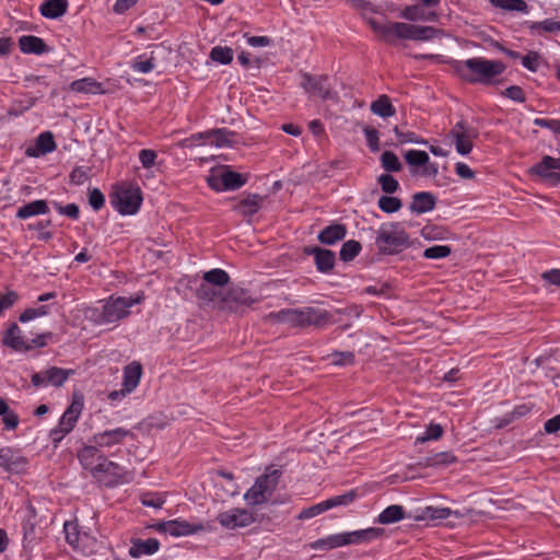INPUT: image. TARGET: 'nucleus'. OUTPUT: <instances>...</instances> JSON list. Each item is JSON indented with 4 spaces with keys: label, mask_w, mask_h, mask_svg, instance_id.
I'll return each instance as SVG.
<instances>
[{
    "label": "nucleus",
    "mask_w": 560,
    "mask_h": 560,
    "mask_svg": "<svg viewBox=\"0 0 560 560\" xmlns=\"http://www.w3.org/2000/svg\"><path fill=\"white\" fill-rule=\"evenodd\" d=\"M140 501L144 506H151L154 509H160L164 504L165 500L156 493H143L140 497Z\"/></svg>",
    "instance_id": "obj_57"
},
{
    "label": "nucleus",
    "mask_w": 560,
    "mask_h": 560,
    "mask_svg": "<svg viewBox=\"0 0 560 560\" xmlns=\"http://www.w3.org/2000/svg\"><path fill=\"white\" fill-rule=\"evenodd\" d=\"M471 512L472 511H467L466 513H462L459 511H453L448 508L425 506L415 518L417 521H425L438 524L441 521L447 520L450 517L462 518L465 515L471 514Z\"/></svg>",
    "instance_id": "obj_19"
},
{
    "label": "nucleus",
    "mask_w": 560,
    "mask_h": 560,
    "mask_svg": "<svg viewBox=\"0 0 560 560\" xmlns=\"http://www.w3.org/2000/svg\"><path fill=\"white\" fill-rule=\"evenodd\" d=\"M27 458L12 447L0 448V467L8 472L20 474L25 470Z\"/></svg>",
    "instance_id": "obj_18"
},
{
    "label": "nucleus",
    "mask_w": 560,
    "mask_h": 560,
    "mask_svg": "<svg viewBox=\"0 0 560 560\" xmlns=\"http://www.w3.org/2000/svg\"><path fill=\"white\" fill-rule=\"evenodd\" d=\"M223 171V178L221 182H223V186H225V190H235L241 188L245 183L246 179L236 172L230 171V170H222Z\"/></svg>",
    "instance_id": "obj_44"
},
{
    "label": "nucleus",
    "mask_w": 560,
    "mask_h": 560,
    "mask_svg": "<svg viewBox=\"0 0 560 560\" xmlns=\"http://www.w3.org/2000/svg\"><path fill=\"white\" fill-rule=\"evenodd\" d=\"M381 162L387 172H399L401 170V163L392 151H385L381 156Z\"/></svg>",
    "instance_id": "obj_50"
},
{
    "label": "nucleus",
    "mask_w": 560,
    "mask_h": 560,
    "mask_svg": "<svg viewBox=\"0 0 560 560\" xmlns=\"http://www.w3.org/2000/svg\"><path fill=\"white\" fill-rule=\"evenodd\" d=\"M142 202V192L139 186L121 183L113 188L110 203L122 215L135 214Z\"/></svg>",
    "instance_id": "obj_5"
},
{
    "label": "nucleus",
    "mask_w": 560,
    "mask_h": 560,
    "mask_svg": "<svg viewBox=\"0 0 560 560\" xmlns=\"http://www.w3.org/2000/svg\"><path fill=\"white\" fill-rule=\"evenodd\" d=\"M254 300L248 293L238 287L224 289L223 295L219 299L218 310L226 312H240L253 304Z\"/></svg>",
    "instance_id": "obj_12"
},
{
    "label": "nucleus",
    "mask_w": 560,
    "mask_h": 560,
    "mask_svg": "<svg viewBox=\"0 0 560 560\" xmlns=\"http://www.w3.org/2000/svg\"><path fill=\"white\" fill-rule=\"evenodd\" d=\"M530 30H542L545 32H556L560 31V22L553 21L551 19H547L542 22H532L529 24Z\"/></svg>",
    "instance_id": "obj_58"
},
{
    "label": "nucleus",
    "mask_w": 560,
    "mask_h": 560,
    "mask_svg": "<svg viewBox=\"0 0 560 560\" xmlns=\"http://www.w3.org/2000/svg\"><path fill=\"white\" fill-rule=\"evenodd\" d=\"M281 471L268 467L264 475L258 477L250 489L244 494L245 501L249 505H259L266 503L276 491Z\"/></svg>",
    "instance_id": "obj_6"
},
{
    "label": "nucleus",
    "mask_w": 560,
    "mask_h": 560,
    "mask_svg": "<svg viewBox=\"0 0 560 560\" xmlns=\"http://www.w3.org/2000/svg\"><path fill=\"white\" fill-rule=\"evenodd\" d=\"M357 498V492L354 490H350L341 495H336L325 501L327 509H332L339 505H348L354 501Z\"/></svg>",
    "instance_id": "obj_51"
},
{
    "label": "nucleus",
    "mask_w": 560,
    "mask_h": 560,
    "mask_svg": "<svg viewBox=\"0 0 560 560\" xmlns=\"http://www.w3.org/2000/svg\"><path fill=\"white\" fill-rule=\"evenodd\" d=\"M377 205L380 209L386 213L397 212L402 207V202L399 198L390 196H382Z\"/></svg>",
    "instance_id": "obj_49"
},
{
    "label": "nucleus",
    "mask_w": 560,
    "mask_h": 560,
    "mask_svg": "<svg viewBox=\"0 0 560 560\" xmlns=\"http://www.w3.org/2000/svg\"><path fill=\"white\" fill-rule=\"evenodd\" d=\"M160 542L155 538H149L147 540L133 539L132 546L129 549V555L132 558H139L143 555H153L159 550Z\"/></svg>",
    "instance_id": "obj_31"
},
{
    "label": "nucleus",
    "mask_w": 560,
    "mask_h": 560,
    "mask_svg": "<svg viewBox=\"0 0 560 560\" xmlns=\"http://www.w3.org/2000/svg\"><path fill=\"white\" fill-rule=\"evenodd\" d=\"M439 31L432 26H421L407 23L406 39L424 42L432 39Z\"/></svg>",
    "instance_id": "obj_33"
},
{
    "label": "nucleus",
    "mask_w": 560,
    "mask_h": 560,
    "mask_svg": "<svg viewBox=\"0 0 560 560\" xmlns=\"http://www.w3.org/2000/svg\"><path fill=\"white\" fill-rule=\"evenodd\" d=\"M93 477L107 487H114L130 482L133 476L131 471L105 457L93 467Z\"/></svg>",
    "instance_id": "obj_7"
},
{
    "label": "nucleus",
    "mask_w": 560,
    "mask_h": 560,
    "mask_svg": "<svg viewBox=\"0 0 560 560\" xmlns=\"http://www.w3.org/2000/svg\"><path fill=\"white\" fill-rule=\"evenodd\" d=\"M385 530L380 527L330 535L326 538L311 542L313 550H331L347 545H360L375 540L384 535Z\"/></svg>",
    "instance_id": "obj_3"
},
{
    "label": "nucleus",
    "mask_w": 560,
    "mask_h": 560,
    "mask_svg": "<svg viewBox=\"0 0 560 560\" xmlns=\"http://www.w3.org/2000/svg\"><path fill=\"white\" fill-rule=\"evenodd\" d=\"M131 435L129 430L124 428H116L114 430H106L93 435V442L98 448L112 447L114 445L122 443V441Z\"/></svg>",
    "instance_id": "obj_21"
},
{
    "label": "nucleus",
    "mask_w": 560,
    "mask_h": 560,
    "mask_svg": "<svg viewBox=\"0 0 560 560\" xmlns=\"http://www.w3.org/2000/svg\"><path fill=\"white\" fill-rule=\"evenodd\" d=\"M2 342L14 351H30V347H27V339L23 337L22 330L16 323H12L9 326L4 332Z\"/></svg>",
    "instance_id": "obj_23"
},
{
    "label": "nucleus",
    "mask_w": 560,
    "mask_h": 560,
    "mask_svg": "<svg viewBox=\"0 0 560 560\" xmlns=\"http://www.w3.org/2000/svg\"><path fill=\"white\" fill-rule=\"evenodd\" d=\"M361 250V244L358 241L350 240L342 244L340 249V259L342 261H350L359 255Z\"/></svg>",
    "instance_id": "obj_45"
},
{
    "label": "nucleus",
    "mask_w": 560,
    "mask_h": 560,
    "mask_svg": "<svg viewBox=\"0 0 560 560\" xmlns=\"http://www.w3.org/2000/svg\"><path fill=\"white\" fill-rule=\"evenodd\" d=\"M210 58L215 62L229 65L233 60V50L229 47L215 46L210 52Z\"/></svg>",
    "instance_id": "obj_48"
},
{
    "label": "nucleus",
    "mask_w": 560,
    "mask_h": 560,
    "mask_svg": "<svg viewBox=\"0 0 560 560\" xmlns=\"http://www.w3.org/2000/svg\"><path fill=\"white\" fill-rule=\"evenodd\" d=\"M303 253L314 257L316 268L319 272L327 273L334 269L336 261L334 252L318 246H306Z\"/></svg>",
    "instance_id": "obj_20"
},
{
    "label": "nucleus",
    "mask_w": 560,
    "mask_h": 560,
    "mask_svg": "<svg viewBox=\"0 0 560 560\" xmlns=\"http://www.w3.org/2000/svg\"><path fill=\"white\" fill-rule=\"evenodd\" d=\"M436 198L433 194L428 191H420L412 195L409 209L411 212L422 214L432 211L435 208Z\"/></svg>",
    "instance_id": "obj_24"
},
{
    "label": "nucleus",
    "mask_w": 560,
    "mask_h": 560,
    "mask_svg": "<svg viewBox=\"0 0 560 560\" xmlns=\"http://www.w3.org/2000/svg\"><path fill=\"white\" fill-rule=\"evenodd\" d=\"M377 182L381 185L382 190L386 194H393L399 187L398 180L389 174H382Z\"/></svg>",
    "instance_id": "obj_54"
},
{
    "label": "nucleus",
    "mask_w": 560,
    "mask_h": 560,
    "mask_svg": "<svg viewBox=\"0 0 560 560\" xmlns=\"http://www.w3.org/2000/svg\"><path fill=\"white\" fill-rule=\"evenodd\" d=\"M36 149L40 154L52 152L56 149V142L51 132L46 131L38 136Z\"/></svg>",
    "instance_id": "obj_46"
},
{
    "label": "nucleus",
    "mask_w": 560,
    "mask_h": 560,
    "mask_svg": "<svg viewBox=\"0 0 560 560\" xmlns=\"http://www.w3.org/2000/svg\"><path fill=\"white\" fill-rule=\"evenodd\" d=\"M79 460L85 469H89L93 475V467L100 463L105 456L101 453L100 448L95 445L84 446L78 454Z\"/></svg>",
    "instance_id": "obj_29"
},
{
    "label": "nucleus",
    "mask_w": 560,
    "mask_h": 560,
    "mask_svg": "<svg viewBox=\"0 0 560 560\" xmlns=\"http://www.w3.org/2000/svg\"><path fill=\"white\" fill-rule=\"evenodd\" d=\"M404 158L410 166L415 167H423L429 161L428 153L420 150H409L405 153Z\"/></svg>",
    "instance_id": "obj_47"
},
{
    "label": "nucleus",
    "mask_w": 560,
    "mask_h": 560,
    "mask_svg": "<svg viewBox=\"0 0 560 560\" xmlns=\"http://www.w3.org/2000/svg\"><path fill=\"white\" fill-rule=\"evenodd\" d=\"M301 86L311 96H317L322 100H330L334 97L327 75H312L307 72H301Z\"/></svg>",
    "instance_id": "obj_13"
},
{
    "label": "nucleus",
    "mask_w": 560,
    "mask_h": 560,
    "mask_svg": "<svg viewBox=\"0 0 560 560\" xmlns=\"http://www.w3.org/2000/svg\"><path fill=\"white\" fill-rule=\"evenodd\" d=\"M36 517V511L35 508L32 504H27V514L24 520L23 524V530H24V538L32 536L34 534L35 528V520Z\"/></svg>",
    "instance_id": "obj_53"
},
{
    "label": "nucleus",
    "mask_w": 560,
    "mask_h": 560,
    "mask_svg": "<svg viewBox=\"0 0 560 560\" xmlns=\"http://www.w3.org/2000/svg\"><path fill=\"white\" fill-rule=\"evenodd\" d=\"M269 318L291 327L324 326L331 320V314L325 310L307 306L303 308H285L270 313Z\"/></svg>",
    "instance_id": "obj_2"
},
{
    "label": "nucleus",
    "mask_w": 560,
    "mask_h": 560,
    "mask_svg": "<svg viewBox=\"0 0 560 560\" xmlns=\"http://www.w3.org/2000/svg\"><path fill=\"white\" fill-rule=\"evenodd\" d=\"M69 90L82 94H105L103 84L93 78H83L70 83Z\"/></svg>",
    "instance_id": "obj_26"
},
{
    "label": "nucleus",
    "mask_w": 560,
    "mask_h": 560,
    "mask_svg": "<svg viewBox=\"0 0 560 560\" xmlns=\"http://www.w3.org/2000/svg\"><path fill=\"white\" fill-rule=\"evenodd\" d=\"M168 534L175 537L187 536L203 530L202 524H190L186 521L172 520L166 522Z\"/></svg>",
    "instance_id": "obj_27"
},
{
    "label": "nucleus",
    "mask_w": 560,
    "mask_h": 560,
    "mask_svg": "<svg viewBox=\"0 0 560 560\" xmlns=\"http://www.w3.org/2000/svg\"><path fill=\"white\" fill-rule=\"evenodd\" d=\"M89 202L94 210H100L105 202L104 195L100 189L94 188L89 192Z\"/></svg>",
    "instance_id": "obj_63"
},
{
    "label": "nucleus",
    "mask_w": 560,
    "mask_h": 560,
    "mask_svg": "<svg viewBox=\"0 0 560 560\" xmlns=\"http://www.w3.org/2000/svg\"><path fill=\"white\" fill-rule=\"evenodd\" d=\"M202 279L205 283L223 288V285H225L229 282L230 277L228 272L222 269H212L210 271L205 272Z\"/></svg>",
    "instance_id": "obj_43"
},
{
    "label": "nucleus",
    "mask_w": 560,
    "mask_h": 560,
    "mask_svg": "<svg viewBox=\"0 0 560 560\" xmlns=\"http://www.w3.org/2000/svg\"><path fill=\"white\" fill-rule=\"evenodd\" d=\"M262 200L264 198L259 195H249L246 198L240 200L234 206V210L244 217L253 215L260 209Z\"/></svg>",
    "instance_id": "obj_32"
},
{
    "label": "nucleus",
    "mask_w": 560,
    "mask_h": 560,
    "mask_svg": "<svg viewBox=\"0 0 560 560\" xmlns=\"http://www.w3.org/2000/svg\"><path fill=\"white\" fill-rule=\"evenodd\" d=\"M55 208L58 210L60 214L67 215L73 220L79 218V207L75 203H69L67 206H61L57 202H54Z\"/></svg>",
    "instance_id": "obj_61"
},
{
    "label": "nucleus",
    "mask_w": 560,
    "mask_h": 560,
    "mask_svg": "<svg viewBox=\"0 0 560 560\" xmlns=\"http://www.w3.org/2000/svg\"><path fill=\"white\" fill-rule=\"evenodd\" d=\"M456 72L470 83H490L493 78L505 70V65L500 60H487L476 57L465 61H457Z\"/></svg>",
    "instance_id": "obj_1"
},
{
    "label": "nucleus",
    "mask_w": 560,
    "mask_h": 560,
    "mask_svg": "<svg viewBox=\"0 0 560 560\" xmlns=\"http://www.w3.org/2000/svg\"><path fill=\"white\" fill-rule=\"evenodd\" d=\"M48 314V306L42 305L37 308H27L19 317L20 322L26 323L36 317L45 316Z\"/></svg>",
    "instance_id": "obj_56"
},
{
    "label": "nucleus",
    "mask_w": 560,
    "mask_h": 560,
    "mask_svg": "<svg viewBox=\"0 0 560 560\" xmlns=\"http://www.w3.org/2000/svg\"><path fill=\"white\" fill-rule=\"evenodd\" d=\"M451 253L452 249L447 245H434L424 249L423 257L428 259H440L448 257Z\"/></svg>",
    "instance_id": "obj_52"
},
{
    "label": "nucleus",
    "mask_w": 560,
    "mask_h": 560,
    "mask_svg": "<svg viewBox=\"0 0 560 560\" xmlns=\"http://www.w3.org/2000/svg\"><path fill=\"white\" fill-rule=\"evenodd\" d=\"M529 172L539 176L544 182L556 186L560 183V158L546 155Z\"/></svg>",
    "instance_id": "obj_15"
},
{
    "label": "nucleus",
    "mask_w": 560,
    "mask_h": 560,
    "mask_svg": "<svg viewBox=\"0 0 560 560\" xmlns=\"http://www.w3.org/2000/svg\"><path fill=\"white\" fill-rule=\"evenodd\" d=\"M49 211L48 205L45 200H35L24 205L18 210L16 217L20 219H27L37 214H45Z\"/></svg>",
    "instance_id": "obj_38"
},
{
    "label": "nucleus",
    "mask_w": 560,
    "mask_h": 560,
    "mask_svg": "<svg viewBox=\"0 0 560 560\" xmlns=\"http://www.w3.org/2000/svg\"><path fill=\"white\" fill-rule=\"evenodd\" d=\"M19 46L22 52L24 54H35L42 55L44 52L49 51L48 46L45 42L34 35H24L19 39Z\"/></svg>",
    "instance_id": "obj_28"
},
{
    "label": "nucleus",
    "mask_w": 560,
    "mask_h": 560,
    "mask_svg": "<svg viewBox=\"0 0 560 560\" xmlns=\"http://www.w3.org/2000/svg\"><path fill=\"white\" fill-rule=\"evenodd\" d=\"M478 137V131L468 126L464 120L458 121L448 132L447 139L454 143L457 153L467 155L472 150V140Z\"/></svg>",
    "instance_id": "obj_10"
},
{
    "label": "nucleus",
    "mask_w": 560,
    "mask_h": 560,
    "mask_svg": "<svg viewBox=\"0 0 560 560\" xmlns=\"http://www.w3.org/2000/svg\"><path fill=\"white\" fill-rule=\"evenodd\" d=\"M443 434V428L440 424L431 423L422 436L417 438V443H425L430 440H439Z\"/></svg>",
    "instance_id": "obj_55"
},
{
    "label": "nucleus",
    "mask_w": 560,
    "mask_h": 560,
    "mask_svg": "<svg viewBox=\"0 0 560 560\" xmlns=\"http://www.w3.org/2000/svg\"><path fill=\"white\" fill-rule=\"evenodd\" d=\"M364 135H365L369 148L373 152L378 151L380 150L378 131L376 129H374V128H369L368 127V128L364 129Z\"/></svg>",
    "instance_id": "obj_64"
},
{
    "label": "nucleus",
    "mask_w": 560,
    "mask_h": 560,
    "mask_svg": "<svg viewBox=\"0 0 560 560\" xmlns=\"http://www.w3.org/2000/svg\"><path fill=\"white\" fill-rule=\"evenodd\" d=\"M65 534L67 541L73 546L74 548L82 549L85 551V549L89 547V542L95 544L93 539H91L86 534L81 535L78 530L77 524L72 522H66L65 526Z\"/></svg>",
    "instance_id": "obj_25"
},
{
    "label": "nucleus",
    "mask_w": 560,
    "mask_h": 560,
    "mask_svg": "<svg viewBox=\"0 0 560 560\" xmlns=\"http://www.w3.org/2000/svg\"><path fill=\"white\" fill-rule=\"evenodd\" d=\"M400 16L409 21H434L438 18L435 12H425L423 8L418 4L407 5L400 12Z\"/></svg>",
    "instance_id": "obj_35"
},
{
    "label": "nucleus",
    "mask_w": 560,
    "mask_h": 560,
    "mask_svg": "<svg viewBox=\"0 0 560 560\" xmlns=\"http://www.w3.org/2000/svg\"><path fill=\"white\" fill-rule=\"evenodd\" d=\"M363 19L373 30V32L384 42L394 43L396 39H406L407 37V23L389 22L384 23L376 21L374 18L362 14Z\"/></svg>",
    "instance_id": "obj_9"
},
{
    "label": "nucleus",
    "mask_w": 560,
    "mask_h": 560,
    "mask_svg": "<svg viewBox=\"0 0 560 560\" xmlns=\"http://www.w3.org/2000/svg\"><path fill=\"white\" fill-rule=\"evenodd\" d=\"M142 376V365L138 361H132L124 368L122 396L131 393L139 384Z\"/></svg>",
    "instance_id": "obj_22"
},
{
    "label": "nucleus",
    "mask_w": 560,
    "mask_h": 560,
    "mask_svg": "<svg viewBox=\"0 0 560 560\" xmlns=\"http://www.w3.org/2000/svg\"><path fill=\"white\" fill-rule=\"evenodd\" d=\"M234 132L225 128L212 129L206 132L192 135L184 141V145L189 148L196 145L197 142L205 140L206 143L218 148H229L234 144Z\"/></svg>",
    "instance_id": "obj_11"
},
{
    "label": "nucleus",
    "mask_w": 560,
    "mask_h": 560,
    "mask_svg": "<svg viewBox=\"0 0 560 560\" xmlns=\"http://www.w3.org/2000/svg\"><path fill=\"white\" fill-rule=\"evenodd\" d=\"M370 109L373 114L383 118L392 117L396 114V109L387 95H381L377 100L373 101Z\"/></svg>",
    "instance_id": "obj_37"
},
{
    "label": "nucleus",
    "mask_w": 560,
    "mask_h": 560,
    "mask_svg": "<svg viewBox=\"0 0 560 560\" xmlns=\"http://www.w3.org/2000/svg\"><path fill=\"white\" fill-rule=\"evenodd\" d=\"M140 299H110L103 307L102 318L105 323H114L129 315V307L139 303Z\"/></svg>",
    "instance_id": "obj_17"
},
{
    "label": "nucleus",
    "mask_w": 560,
    "mask_h": 560,
    "mask_svg": "<svg viewBox=\"0 0 560 560\" xmlns=\"http://www.w3.org/2000/svg\"><path fill=\"white\" fill-rule=\"evenodd\" d=\"M375 245L381 254L396 255L410 247L411 242L400 223L395 222L380 228Z\"/></svg>",
    "instance_id": "obj_4"
},
{
    "label": "nucleus",
    "mask_w": 560,
    "mask_h": 560,
    "mask_svg": "<svg viewBox=\"0 0 560 560\" xmlns=\"http://www.w3.org/2000/svg\"><path fill=\"white\" fill-rule=\"evenodd\" d=\"M0 416H2V422L4 429L15 430L20 423L19 416L9 408L7 401L0 398Z\"/></svg>",
    "instance_id": "obj_42"
},
{
    "label": "nucleus",
    "mask_w": 560,
    "mask_h": 560,
    "mask_svg": "<svg viewBox=\"0 0 560 560\" xmlns=\"http://www.w3.org/2000/svg\"><path fill=\"white\" fill-rule=\"evenodd\" d=\"M74 373L73 370H65L57 366H51L45 371L34 373L32 375V384L35 387L52 385L60 387Z\"/></svg>",
    "instance_id": "obj_14"
},
{
    "label": "nucleus",
    "mask_w": 560,
    "mask_h": 560,
    "mask_svg": "<svg viewBox=\"0 0 560 560\" xmlns=\"http://www.w3.org/2000/svg\"><path fill=\"white\" fill-rule=\"evenodd\" d=\"M82 410L83 397L81 395L74 394L71 405L63 412L58 427L50 432V438L54 443L60 442L65 435L73 430Z\"/></svg>",
    "instance_id": "obj_8"
},
{
    "label": "nucleus",
    "mask_w": 560,
    "mask_h": 560,
    "mask_svg": "<svg viewBox=\"0 0 560 560\" xmlns=\"http://www.w3.org/2000/svg\"><path fill=\"white\" fill-rule=\"evenodd\" d=\"M327 505L325 503V501L318 503V504H315L311 508H307V509H304L300 514H299V518L300 520H306V518H311V517H314L325 511H327Z\"/></svg>",
    "instance_id": "obj_59"
},
{
    "label": "nucleus",
    "mask_w": 560,
    "mask_h": 560,
    "mask_svg": "<svg viewBox=\"0 0 560 560\" xmlns=\"http://www.w3.org/2000/svg\"><path fill=\"white\" fill-rule=\"evenodd\" d=\"M405 517V511L401 505H390L386 508L377 517L380 524H392Z\"/></svg>",
    "instance_id": "obj_41"
},
{
    "label": "nucleus",
    "mask_w": 560,
    "mask_h": 560,
    "mask_svg": "<svg viewBox=\"0 0 560 560\" xmlns=\"http://www.w3.org/2000/svg\"><path fill=\"white\" fill-rule=\"evenodd\" d=\"M221 526L228 529H236L249 526L255 522L254 514L246 509L234 508L225 512H221L218 517Z\"/></svg>",
    "instance_id": "obj_16"
},
{
    "label": "nucleus",
    "mask_w": 560,
    "mask_h": 560,
    "mask_svg": "<svg viewBox=\"0 0 560 560\" xmlns=\"http://www.w3.org/2000/svg\"><path fill=\"white\" fill-rule=\"evenodd\" d=\"M223 288L202 282L197 290V296L205 302L213 303V306L218 308L219 299L223 295Z\"/></svg>",
    "instance_id": "obj_34"
},
{
    "label": "nucleus",
    "mask_w": 560,
    "mask_h": 560,
    "mask_svg": "<svg viewBox=\"0 0 560 560\" xmlns=\"http://www.w3.org/2000/svg\"><path fill=\"white\" fill-rule=\"evenodd\" d=\"M489 2L491 5L502 11H516L522 13L528 12V5L524 0H489Z\"/></svg>",
    "instance_id": "obj_40"
},
{
    "label": "nucleus",
    "mask_w": 560,
    "mask_h": 560,
    "mask_svg": "<svg viewBox=\"0 0 560 560\" xmlns=\"http://www.w3.org/2000/svg\"><path fill=\"white\" fill-rule=\"evenodd\" d=\"M156 156V152L150 149L139 152V160L144 168H151L155 164Z\"/></svg>",
    "instance_id": "obj_60"
},
{
    "label": "nucleus",
    "mask_w": 560,
    "mask_h": 560,
    "mask_svg": "<svg viewBox=\"0 0 560 560\" xmlns=\"http://www.w3.org/2000/svg\"><path fill=\"white\" fill-rule=\"evenodd\" d=\"M347 234V229L343 224H331L325 228L317 236L318 241L325 245H334L343 240Z\"/></svg>",
    "instance_id": "obj_30"
},
{
    "label": "nucleus",
    "mask_w": 560,
    "mask_h": 560,
    "mask_svg": "<svg viewBox=\"0 0 560 560\" xmlns=\"http://www.w3.org/2000/svg\"><path fill=\"white\" fill-rule=\"evenodd\" d=\"M502 94L505 97L511 98L512 101L520 102V103H524L525 102L524 92H523L522 88H520L517 85H512V86L506 88L502 92Z\"/></svg>",
    "instance_id": "obj_62"
},
{
    "label": "nucleus",
    "mask_w": 560,
    "mask_h": 560,
    "mask_svg": "<svg viewBox=\"0 0 560 560\" xmlns=\"http://www.w3.org/2000/svg\"><path fill=\"white\" fill-rule=\"evenodd\" d=\"M67 7V0H48L40 5L39 11L46 18L57 19L66 13Z\"/></svg>",
    "instance_id": "obj_36"
},
{
    "label": "nucleus",
    "mask_w": 560,
    "mask_h": 560,
    "mask_svg": "<svg viewBox=\"0 0 560 560\" xmlns=\"http://www.w3.org/2000/svg\"><path fill=\"white\" fill-rule=\"evenodd\" d=\"M456 462V456L452 452H440L427 456L422 459L425 467H445Z\"/></svg>",
    "instance_id": "obj_39"
}]
</instances>
